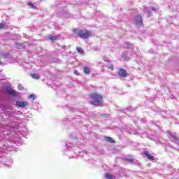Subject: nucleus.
<instances>
[{
  "instance_id": "f257e3e1",
  "label": "nucleus",
  "mask_w": 179,
  "mask_h": 179,
  "mask_svg": "<svg viewBox=\"0 0 179 179\" xmlns=\"http://www.w3.org/2000/svg\"><path fill=\"white\" fill-rule=\"evenodd\" d=\"M73 33L76 35L77 37H80V38H89V37H92V31L87 29H73Z\"/></svg>"
},
{
  "instance_id": "f03ea898",
  "label": "nucleus",
  "mask_w": 179,
  "mask_h": 179,
  "mask_svg": "<svg viewBox=\"0 0 179 179\" xmlns=\"http://www.w3.org/2000/svg\"><path fill=\"white\" fill-rule=\"evenodd\" d=\"M90 96L91 97V99H92V100H94L91 102L92 106H101V104L103 103V96L101 95L96 93H92L90 94Z\"/></svg>"
},
{
  "instance_id": "7ed1b4c3",
  "label": "nucleus",
  "mask_w": 179,
  "mask_h": 179,
  "mask_svg": "<svg viewBox=\"0 0 179 179\" xmlns=\"http://www.w3.org/2000/svg\"><path fill=\"white\" fill-rule=\"evenodd\" d=\"M15 106L17 107H20V108H24V107H27V106H29V103L23 101H17Z\"/></svg>"
},
{
  "instance_id": "20e7f679",
  "label": "nucleus",
  "mask_w": 179,
  "mask_h": 179,
  "mask_svg": "<svg viewBox=\"0 0 179 179\" xmlns=\"http://www.w3.org/2000/svg\"><path fill=\"white\" fill-rule=\"evenodd\" d=\"M135 23L138 27H141V26H142V24H143V20H142V16L137 15L136 17Z\"/></svg>"
},
{
  "instance_id": "39448f33",
  "label": "nucleus",
  "mask_w": 179,
  "mask_h": 179,
  "mask_svg": "<svg viewBox=\"0 0 179 179\" xmlns=\"http://www.w3.org/2000/svg\"><path fill=\"white\" fill-rule=\"evenodd\" d=\"M150 10H153L154 12H156V8H155L154 7H145L143 8L144 13L148 15V16H150L151 15Z\"/></svg>"
},
{
  "instance_id": "423d86ee",
  "label": "nucleus",
  "mask_w": 179,
  "mask_h": 179,
  "mask_svg": "<svg viewBox=\"0 0 179 179\" xmlns=\"http://www.w3.org/2000/svg\"><path fill=\"white\" fill-rule=\"evenodd\" d=\"M128 73L125 71V69H120L118 72V76L120 78H127Z\"/></svg>"
},
{
  "instance_id": "0eeeda50",
  "label": "nucleus",
  "mask_w": 179,
  "mask_h": 179,
  "mask_svg": "<svg viewBox=\"0 0 179 179\" xmlns=\"http://www.w3.org/2000/svg\"><path fill=\"white\" fill-rule=\"evenodd\" d=\"M6 92L7 93H8L10 96H13L14 97H16V96H17V94H16V91H15V90L12 89V88H7L6 89Z\"/></svg>"
},
{
  "instance_id": "6e6552de",
  "label": "nucleus",
  "mask_w": 179,
  "mask_h": 179,
  "mask_svg": "<svg viewBox=\"0 0 179 179\" xmlns=\"http://www.w3.org/2000/svg\"><path fill=\"white\" fill-rule=\"evenodd\" d=\"M11 127L15 128V127H17L19 125V122H17V118L14 117L10 120Z\"/></svg>"
},
{
  "instance_id": "1a4fd4ad",
  "label": "nucleus",
  "mask_w": 179,
  "mask_h": 179,
  "mask_svg": "<svg viewBox=\"0 0 179 179\" xmlns=\"http://www.w3.org/2000/svg\"><path fill=\"white\" fill-rule=\"evenodd\" d=\"M144 156H146V157L148 159V160H150L151 162H153L155 160V157L153 155H149V152L145 151L143 152Z\"/></svg>"
},
{
  "instance_id": "9d476101",
  "label": "nucleus",
  "mask_w": 179,
  "mask_h": 179,
  "mask_svg": "<svg viewBox=\"0 0 179 179\" xmlns=\"http://www.w3.org/2000/svg\"><path fill=\"white\" fill-rule=\"evenodd\" d=\"M64 148L66 150H72V149H73V144H72V143H65L64 145Z\"/></svg>"
},
{
  "instance_id": "9b49d317",
  "label": "nucleus",
  "mask_w": 179,
  "mask_h": 179,
  "mask_svg": "<svg viewBox=\"0 0 179 179\" xmlns=\"http://www.w3.org/2000/svg\"><path fill=\"white\" fill-rule=\"evenodd\" d=\"M169 139L172 141L174 142V143H179V141L178 138L174 136V135H170L169 136Z\"/></svg>"
},
{
  "instance_id": "f8f14e48",
  "label": "nucleus",
  "mask_w": 179,
  "mask_h": 179,
  "mask_svg": "<svg viewBox=\"0 0 179 179\" xmlns=\"http://www.w3.org/2000/svg\"><path fill=\"white\" fill-rule=\"evenodd\" d=\"M122 58H124V61H129V55L127 54V52L122 53Z\"/></svg>"
},
{
  "instance_id": "ddd939ff",
  "label": "nucleus",
  "mask_w": 179,
  "mask_h": 179,
  "mask_svg": "<svg viewBox=\"0 0 179 179\" xmlns=\"http://www.w3.org/2000/svg\"><path fill=\"white\" fill-rule=\"evenodd\" d=\"M117 177L115 176H113L109 173H106L105 174V179H116Z\"/></svg>"
},
{
  "instance_id": "4468645a",
  "label": "nucleus",
  "mask_w": 179,
  "mask_h": 179,
  "mask_svg": "<svg viewBox=\"0 0 179 179\" xmlns=\"http://www.w3.org/2000/svg\"><path fill=\"white\" fill-rule=\"evenodd\" d=\"M83 71H84V73H85V75H89V73H90V69L89 67H87V66L83 67Z\"/></svg>"
},
{
  "instance_id": "2eb2a0df",
  "label": "nucleus",
  "mask_w": 179,
  "mask_h": 179,
  "mask_svg": "<svg viewBox=\"0 0 179 179\" xmlns=\"http://www.w3.org/2000/svg\"><path fill=\"white\" fill-rule=\"evenodd\" d=\"M48 38H49V40H52V41H55V40H57V38H58V36L49 35Z\"/></svg>"
},
{
  "instance_id": "dca6fc26",
  "label": "nucleus",
  "mask_w": 179,
  "mask_h": 179,
  "mask_svg": "<svg viewBox=\"0 0 179 179\" xmlns=\"http://www.w3.org/2000/svg\"><path fill=\"white\" fill-rule=\"evenodd\" d=\"M105 141L106 142H110V143H114V142H115L111 137H105Z\"/></svg>"
},
{
  "instance_id": "f3484780",
  "label": "nucleus",
  "mask_w": 179,
  "mask_h": 179,
  "mask_svg": "<svg viewBox=\"0 0 179 179\" xmlns=\"http://www.w3.org/2000/svg\"><path fill=\"white\" fill-rule=\"evenodd\" d=\"M15 47H16V48H18V50H22L23 48V44L16 43Z\"/></svg>"
},
{
  "instance_id": "a211bd4d",
  "label": "nucleus",
  "mask_w": 179,
  "mask_h": 179,
  "mask_svg": "<svg viewBox=\"0 0 179 179\" xmlns=\"http://www.w3.org/2000/svg\"><path fill=\"white\" fill-rule=\"evenodd\" d=\"M31 76L33 79H40V76L38 74H31Z\"/></svg>"
},
{
  "instance_id": "6ab92c4d",
  "label": "nucleus",
  "mask_w": 179,
  "mask_h": 179,
  "mask_svg": "<svg viewBox=\"0 0 179 179\" xmlns=\"http://www.w3.org/2000/svg\"><path fill=\"white\" fill-rule=\"evenodd\" d=\"M28 99H29L31 101H33L36 99V95L35 94H31V95L29 96Z\"/></svg>"
},
{
  "instance_id": "aec40b11",
  "label": "nucleus",
  "mask_w": 179,
  "mask_h": 179,
  "mask_svg": "<svg viewBox=\"0 0 179 179\" xmlns=\"http://www.w3.org/2000/svg\"><path fill=\"white\" fill-rule=\"evenodd\" d=\"M76 50H77L78 54L82 55V54H83V52H84L83 49H82V48H79V47H77V48H76Z\"/></svg>"
},
{
  "instance_id": "412c9836",
  "label": "nucleus",
  "mask_w": 179,
  "mask_h": 179,
  "mask_svg": "<svg viewBox=\"0 0 179 179\" xmlns=\"http://www.w3.org/2000/svg\"><path fill=\"white\" fill-rule=\"evenodd\" d=\"M78 156H83V155H82V152H80L78 154H76V155H73L72 157H73L74 159H77Z\"/></svg>"
},
{
  "instance_id": "4be33fe9",
  "label": "nucleus",
  "mask_w": 179,
  "mask_h": 179,
  "mask_svg": "<svg viewBox=\"0 0 179 179\" xmlns=\"http://www.w3.org/2000/svg\"><path fill=\"white\" fill-rule=\"evenodd\" d=\"M132 45L129 42L124 43V47H127V48H131V46Z\"/></svg>"
},
{
  "instance_id": "5701e85b",
  "label": "nucleus",
  "mask_w": 179,
  "mask_h": 179,
  "mask_svg": "<svg viewBox=\"0 0 179 179\" xmlns=\"http://www.w3.org/2000/svg\"><path fill=\"white\" fill-rule=\"evenodd\" d=\"M28 6H31L32 9H36V6L33 5V3L31 2L28 3Z\"/></svg>"
},
{
  "instance_id": "b1692460",
  "label": "nucleus",
  "mask_w": 179,
  "mask_h": 179,
  "mask_svg": "<svg viewBox=\"0 0 179 179\" xmlns=\"http://www.w3.org/2000/svg\"><path fill=\"white\" fill-rule=\"evenodd\" d=\"M17 88H18V90H22L23 89V86H22V85L20 84H18Z\"/></svg>"
},
{
  "instance_id": "393cba45",
  "label": "nucleus",
  "mask_w": 179,
  "mask_h": 179,
  "mask_svg": "<svg viewBox=\"0 0 179 179\" xmlns=\"http://www.w3.org/2000/svg\"><path fill=\"white\" fill-rule=\"evenodd\" d=\"M109 69H110L111 71H114V65H110V66L108 67Z\"/></svg>"
},
{
  "instance_id": "a878e982",
  "label": "nucleus",
  "mask_w": 179,
  "mask_h": 179,
  "mask_svg": "<svg viewBox=\"0 0 179 179\" xmlns=\"http://www.w3.org/2000/svg\"><path fill=\"white\" fill-rule=\"evenodd\" d=\"M3 27H5V24L3 23L0 24V29H3Z\"/></svg>"
},
{
  "instance_id": "bb28decb",
  "label": "nucleus",
  "mask_w": 179,
  "mask_h": 179,
  "mask_svg": "<svg viewBox=\"0 0 179 179\" xmlns=\"http://www.w3.org/2000/svg\"><path fill=\"white\" fill-rule=\"evenodd\" d=\"M130 163H135V160L134 159H128Z\"/></svg>"
},
{
  "instance_id": "cd10ccee",
  "label": "nucleus",
  "mask_w": 179,
  "mask_h": 179,
  "mask_svg": "<svg viewBox=\"0 0 179 179\" xmlns=\"http://www.w3.org/2000/svg\"><path fill=\"white\" fill-rule=\"evenodd\" d=\"M102 117H105L106 118H108V115L103 113L102 114Z\"/></svg>"
},
{
  "instance_id": "c85d7f7f",
  "label": "nucleus",
  "mask_w": 179,
  "mask_h": 179,
  "mask_svg": "<svg viewBox=\"0 0 179 179\" xmlns=\"http://www.w3.org/2000/svg\"><path fill=\"white\" fill-rule=\"evenodd\" d=\"M73 73H74V75H79V71L75 70V71H73Z\"/></svg>"
},
{
  "instance_id": "c756f323",
  "label": "nucleus",
  "mask_w": 179,
  "mask_h": 179,
  "mask_svg": "<svg viewBox=\"0 0 179 179\" xmlns=\"http://www.w3.org/2000/svg\"><path fill=\"white\" fill-rule=\"evenodd\" d=\"M62 48H65V47H66V46H65V45H62Z\"/></svg>"
},
{
  "instance_id": "7c9ffc66",
  "label": "nucleus",
  "mask_w": 179,
  "mask_h": 179,
  "mask_svg": "<svg viewBox=\"0 0 179 179\" xmlns=\"http://www.w3.org/2000/svg\"><path fill=\"white\" fill-rule=\"evenodd\" d=\"M0 64H1V62H0Z\"/></svg>"
}]
</instances>
